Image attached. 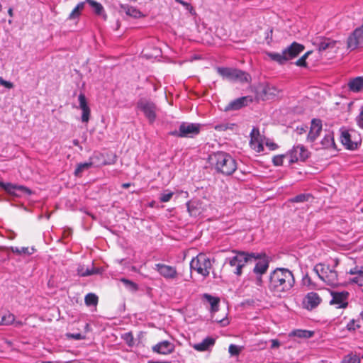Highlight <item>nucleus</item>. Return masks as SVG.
<instances>
[{"label":"nucleus","mask_w":363,"mask_h":363,"mask_svg":"<svg viewBox=\"0 0 363 363\" xmlns=\"http://www.w3.org/2000/svg\"><path fill=\"white\" fill-rule=\"evenodd\" d=\"M295 279L291 270L286 268H277L268 277V289L275 296L281 297L294 287Z\"/></svg>","instance_id":"f257e3e1"},{"label":"nucleus","mask_w":363,"mask_h":363,"mask_svg":"<svg viewBox=\"0 0 363 363\" xmlns=\"http://www.w3.org/2000/svg\"><path fill=\"white\" fill-rule=\"evenodd\" d=\"M209 162L218 173L231 175L237 169L235 160L228 153L219 151L210 155Z\"/></svg>","instance_id":"f03ea898"},{"label":"nucleus","mask_w":363,"mask_h":363,"mask_svg":"<svg viewBox=\"0 0 363 363\" xmlns=\"http://www.w3.org/2000/svg\"><path fill=\"white\" fill-rule=\"evenodd\" d=\"M233 252L235 255L227 257L225 259L224 264H229L232 268H234L233 273L240 277L242 274V268L246 264L251 261L252 258L259 257V255H255L253 252H246L244 251L234 250Z\"/></svg>","instance_id":"7ed1b4c3"},{"label":"nucleus","mask_w":363,"mask_h":363,"mask_svg":"<svg viewBox=\"0 0 363 363\" xmlns=\"http://www.w3.org/2000/svg\"><path fill=\"white\" fill-rule=\"evenodd\" d=\"M305 47L296 42L292 43L289 46L285 48L281 53L267 52V56L273 61L279 65H284L286 62L296 57L304 50Z\"/></svg>","instance_id":"20e7f679"},{"label":"nucleus","mask_w":363,"mask_h":363,"mask_svg":"<svg viewBox=\"0 0 363 363\" xmlns=\"http://www.w3.org/2000/svg\"><path fill=\"white\" fill-rule=\"evenodd\" d=\"M340 139L345 149L349 150H357L362 140L360 133L354 129H342Z\"/></svg>","instance_id":"39448f33"},{"label":"nucleus","mask_w":363,"mask_h":363,"mask_svg":"<svg viewBox=\"0 0 363 363\" xmlns=\"http://www.w3.org/2000/svg\"><path fill=\"white\" fill-rule=\"evenodd\" d=\"M314 272L318 277L329 286H335L338 284L337 272L329 265L319 263L314 268Z\"/></svg>","instance_id":"423d86ee"},{"label":"nucleus","mask_w":363,"mask_h":363,"mask_svg":"<svg viewBox=\"0 0 363 363\" xmlns=\"http://www.w3.org/2000/svg\"><path fill=\"white\" fill-rule=\"evenodd\" d=\"M216 70L223 78L230 81L247 82L250 79L247 73L240 69L218 67Z\"/></svg>","instance_id":"0eeeda50"},{"label":"nucleus","mask_w":363,"mask_h":363,"mask_svg":"<svg viewBox=\"0 0 363 363\" xmlns=\"http://www.w3.org/2000/svg\"><path fill=\"white\" fill-rule=\"evenodd\" d=\"M211 267L212 264L210 259L202 253L194 257L190 262L191 269L195 270L203 277H206L209 275Z\"/></svg>","instance_id":"6e6552de"},{"label":"nucleus","mask_w":363,"mask_h":363,"mask_svg":"<svg viewBox=\"0 0 363 363\" xmlns=\"http://www.w3.org/2000/svg\"><path fill=\"white\" fill-rule=\"evenodd\" d=\"M202 125L199 123H182L179 129L171 131L170 135L177 138H194L201 131Z\"/></svg>","instance_id":"1a4fd4ad"},{"label":"nucleus","mask_w":363,"mask_h":363,"mask_svg":"<svg viewBox=\"0 0 363 363\" xmlns=\"http://www.w3.org/2000/svg\"><path fill=\"white\" fill-rule=\"evenodd\" d=\"M136 108L143 112L150 124L155 121L157 108L153 101L146 98H141L138 101Z\"/></svg>","instance_id":"9d476101"},{"label":"nucleus","mask_w":363,"mask_h":363,"mask_svg":"<svg viewBox=\"0 0 363 363\" xmlns=\"http://www.w3.org/2000/svg\"><path fill=\"white\" fill-rule=\"evenodd\" d=\"M309 155V151L302 145H294L286 152L289 164L297 162L299 160L305 161L308 158Z\"/></svg>","instance_id":"9b49d317"},{"label":"nucleus","mask_w":363,"mask_h":363,"mask_svg":"<svg viewBox=\"0 0 363 363\" xmlns=\"http://www.w3.org/2000/svg\"><path fill=\"white\" fill-rule=\"evenodd\" d=\"M154 269L166 280L174 281L178 278L179 273L176 267L157 263L155 264Z\"/></svg>","instance_id":"f8f14e48"},{"label":"nucleus","mask_w":363,"mask_h":363,"mask_svg":"<svg viewBox=\"0 0 363 363\" xmlns=\"http://www.w3.org/2000/svg\"><path fill=\"white\" fill-rule=\"evenodd\" d=\"M331 300L330 304L336 308H346L349 303L350 294L346 291H331Z\"/></svg>","instance_id":"ddd939ff"},{"label":"nucleus","mask_w":363,"mask_h":363,"mask_svg":"<svg viewBox=\"0 0 363 363\" xmlns=\"http://www.w3.org/2000/svg\"><path fill=\"white\" fill-rule=\"evenodd\" d=\"M0 187L4 189L8 194L16 197L31 194V190L22 185H16L11 183L0 182Z\"/></svg>","instance_id":"4468645a"},{"label":"nucleus","mask_w":363,"mask_h":363,"mask_svg":"<svg viewBox=\"0 0 363 363\" xmlns=\"http://www.w3.org/2000/svg\"><path fill=\"white\" fill-rule=\"evenodd\" d=\"M363 44V24L357 28L348 37L347 48L354 50Z\"/></svg>","instance_id":"2eb2a0df"},{"label":"nucleus","mask_w":363,"mask_h":363,"mask_svg":"<svg viewBox=\"0 0 363 363\" xmlns=\"http://www.w3.org/2000/svg\"><path fill=\"white\" fill-rule=\"evenodd\" d=\"M322 121L320 119L313 118L311 123V127L307 135L306 141L310 143L311 147L316 143L315 140L322 132Z\"/></svg>","instance_id":"dca6fc26"},{"label":"nucleus","mask_w":363,"mask_h":363,"mask_svg":"<svg viewBox=\"0 0 363 363\" xmlns=\"http://www.w3.org/2000/svg\"><path fill=\"white\" fill-rule=\"evenodd\" d=\"M277 89L269 84H261L256 90V98L261 100H269L277 95Z\"/></svg>","instance_id":"f3484780"},{"label":"nucleus","mask_w":363,"mask_h":363,"mask_svg":"<svg viewBox=\"0 0 363 363\" xmlns=\"http://www.w3.org/2000/svg\"><path fill=\"white\" fill-rule=\"evenodd\" d=\"M250 145L257 152H262L264 150L263 136L258 128L254 127L251 130Z\"/></svg>","instance_id":"a211bd4d"},{"label":"nucleus","mask_w":363,"mask_h":363,"mask_svg":"<svg viewBox=\"0 0 363 363\" xmlns=\"http://www.w3.org/2000/svg\"><path fill=\"white\" fill-rule=\"evenodd\" d=\"M255 255H259V257L252 258V259L257 260L253 269V272L257 276H262L267 271L269 262L268 257L264 254L255 253Z\"/></svg>","instance_id":"6ab92c4d"},{"label":"nucleus","mask_w":363,"mask_h":363,"mask_svg":"<svg viewBox=\"0 0 363 363\" xmlns=\"http://www.w3.org/2000/svg\"><path fill=\"white\" fill-rule=\"evenodd\" d=\"M336 43L335 40L323 36H317L312 40L313 45L318 48L319 52L335 48Z\"/></svg>","instance_id":"aec40b11"},{"label":"nucleus","mask_w":363,"mask_h":363,"mask_svg":"<svg viewBox=\"0 0 363 363\" xmlns=\"http://www.w3.org/2000/svg\"><path fill=\"white\" fill-rule=\"evenodd\" d=\"M312 147L316 150L320 149L335 150V143L333 133L330 131L326 132L321 141L319 143H315Z\"/></svg>","instance_id":"412c9836"},{"label":"nucleus","mask_w":363,"mask_h":363,"mask_svg":"<svg viewBox=\"0 0 363 363\" xmlns=\"http://www.w3.org/2000/svg\"><path fill=\"white\" fill-rule=\"evenodd\" d=\"M79 108L82 110L81 120L83 123H88L90 118L91 110L88 106L85 95L80 93L78 96Z\"/></svg>","instance_id":"4be33fe9"},{"label":"nucleus","mask_w":363,"mask_h":363,"mask_svg":"<svg viewBox=\"0 0 363 363\" xmlns=\"http://www.w3.org/2000/svg\"><path fill=\"white\" fill-rule=\"evenodd\" d=\"M321 302V298L316 292L308 293L303 301V306L308 310H312L316 308Z\"/></svg>","instance_id":"5701e85b"},{"label":"nucleus","mask_w":363,"mask_h":363,"mask_svg":"<svg viewBox=\"0 0 363 363\" xmlns=\"http://www.w3.org/2000/svg\"><path fill=\"white\" fill-rule=\"evenodd\" d=\"M153 352L160 354H169L174 350V345L169 341L164 340L152 347Z\"/></svg>","instance_id":"b1692460"},{"label":"nucleus","mask_w":363,"mask_h":363,"mask_svg":"<svg viewBox=\"0 0 363 363\" xmlns=\"http://www.w3.org/2000/svg\"><path fill=\"white\" fill-rule=\"evenodd\" d=\"M251 102H252V97L242 96L230 102L225 107V111L239 110Z\"/></svg>","instance_id":"393cba45"},{"label":"nucleus","mask_w":363,"mask_h":363,"mask_svg":"<svg viewBox=\"0 0 363 363\" xmlns=\"http://www.w3.org/2000/svg\"><path fill=\"white\" fill-rule=\"evenodd\" d=\"M348 274L352 275L353 277L350 279V281L351 283H354L358 286H363V267L362 266H355L351 268Z\"/></svg>","instance_id":"a878e982"},{"label":"nucleus","mask_w":363,"mask_h":363,"mask_svg":"<svg viewBox=\"0 0 363 363\" xmlns=\"http://www.w3.org/2000/svg\"><path fill=\"white\" fill-rule=\"evenodd\" d=\"M84 2L89 4L95 15L101 17L104 21L107 20L108 16L101 3L94 0H85Z\"/></svg>","instance_id":"bb28decb"},{"label":"nucleus","mask_w":363,"mask_h":363,"mask_svg":"<svg viewBox=\"0 0 363 363\" xmlns=\"http://www.w3.org/2000/svg\"><path fill=\"white\" fill-rule=\"evenodd\" d=\"M216 339L212 337H206L202 342L193 345L192 347L198 352L210 350L215 345Z\"/></svg>","instance_id":"cd10ccee"},{"label":"nucleus","mask_w":363,"mask_h":363,"mask_svg":"<svg viewBox=\"0 0 363 363\" xmlns=\"http://www.w3.org/2000/svg\"><path fill=\"white\" fill-rule=\"evenodd\" d=\"M15 323L16 325H21V322H15V316L9 311L0 310V325H8Z\"/></svg>","instance_id":"c85d7f7f"},{"label":"nucleus","mask_w":363,"mask_h":363,"mask_svg":"<svg viewBox=\"0 0 363 363\" xmlns=\"http://www.w3.org/2000/svg\"><path fill=\"white\" fill-rule=\"evenodd\" d=\"M350 91L359 92L363 89V77H357L350 79L347 84Z\"/></svg>","instance_id":"c756f323"},{"label":"nucleus","mask_w":363,"mask_h":363,"mask_svg":"<svg viewBox=\"0 0 363 363\" xmlns=\"http://www.w3.org/2000/svg\"><path fill=\"white\" fill-rule=\"evenodd\" d=\"M121 9H122L127 16L133 17L134 18H139L143 16L142 12L135 7L129 6L128 4H121Z\"/></svg>","instance_id":"7c9ffc66"},{"label":"nucleus","mask_w":363,"mask_h":363,"mask_svg":"<svg viewBox=\"0 0 363 363\" xmlns=\"http://www.w3.org/2000/svg\"><path fill=\"white\" fill-rule=\"evenodd\" d=\"M314 334L313 331L308 330H294L289 334V337H297L299 339H308L311 337Z\"/></svg>","instance_id":"2f4dec72"},{"label":"nucleus","mask_w":363,"mask_h":363,"mask_svg":"<svg viewBox=\"0 0 363 363\" xmlns=\"http://www.w3.org/2000/svg\"><path fill=\"white\" fill-rule=\"evenodd\" d=\"M203 297L211 305L210 311L211 313H214L219 310V298L213 296L208 294H204Z\"/></svg>","instance_id":"473e14b6"},{"label":"nucleus","mask_w":363,"mask_h":363,"mask_svg":"<svg viewBox=\"0 0 363 363\" xmlns=\"http://www.w3.org/2000/svg\"><path fill=\"white\" fill-rule=\"evenodd\" d=\"M77 273L80 277H86L99 274L101 273V270L94 267L85 268L84 266H79L77 269Z\"/></svg>","instance_id":"72a5a7b5"},{"label":"nucleus","mask_w":363,"mask_h":363,"mask_svg":"<svg viewBox=\"0 0 363 363\" xmlns=\"http://www.w3.org/2000/svg\"><path fill=\"white\" fill-rule=\"evenodd\" d=\"M11 252L13 253L16 254L18 255H30L33 254L35 252V249L33 247H11Z\"/></svg>","instance_id":"f704fd0d"},{"label":"nucleus","mask_w":363,"mask_h":363,"mask_svg":"<svg viewBox=\"0 0 363 363\" xmlns=\"http://www.w3.org/2000/svg\"><path fill=\"white\" fill-rule=\"evenodd\" d=\"M85 5L84 1L79 2L72 11L69 16V19L72 20L79 17L82 11L84 9Z\"/></svg>","instance_id":"c9c22d12"},{"label":"nucleus","mask_w":363,"mask_h":363,"mask_svg":"<svg viewBox=\"0 0 363 363\" xmlns=\"http://www.w3.org/2000/svg\"><path fill=\"white\" fill-rule=\"evenodd\" d=\"M120 281L125 285V288L131 291L136 292L138 290V285L131 280L125 278H121Z\"/></svg>","instance_id":"e433bc0d"},{"label":"nucleus","mask_w":363,"mask_h":363,"mask_svg":"<svg viewBox=\"0 0 363 363\" xmlns=\"http://www.w3.org/2000/svg\"><path fill=\"white\" fill-rule=\"evenodd\" d=\"M311 197L310 194H301L289 199L291 203H303Z\"/></svg>","instance_id":"4c0bfd02"},{"label":"nucleus","mask_w":363,"mask_h":363,"mask_svg":"<svg viewBox=\"0 0 363 363\" xmlns=\"http://www.w3.org/2000/svg\"><path fill=\"white\" fill-rule=\"evenodd\" d=\"M198 203L195 201H189L186 203L187 210L189 214L192 216H196L199 214V212L197 209Z\"/></svg>","instance_id":"58836bf2"},{"label":"nucleus","mask_w":363,"mask_h":363,"mask_svg":"<svg viewBox=\"0 0 363 363\" xmlns=\"http://www.w3.org/2000/svg\"><path fill=\"white\" fill-rule=\"evenodd\" d=\"M92 165H93V163L91 162H83V163L78 164L77 167L74 171V174L77 176L79 175L84 170L88 169L89 168L91 167Z\"/></svg>","instance_id":"ea45409f"},{"label":"nucleus","mask_w":363,"mask_h":363,"mask_svg":"<svg viewBox=\"0 0 363 363\" xmlns=\"http://www.w3.org/2000/svg\"><path fill=\"white\" fill-rule=\"evenodd\" d=\"M84 301L86 306H96L98 303V297L94 294L89 293L86 295Z\"/></svg>","instance_id":"a19ab883"},{"label":"nucleus","mask_w":363,"mask_h":363,"mask_svg":"<svg viewBox=\"0 0 363 363\" xmlns=\"http://www.w3.org/2000/svg\"><path fill=\"white\" fill-rule=\"evenodd\" d=\"M341 363H360V359L357 354H349L344 357Z\"/></svg>","instance_id":"79ce46f5"},{"label":"nucleus","mask_w":363,"mask_h":363,"mask_svg":"<svg viewBox=\"0 0 363 363\" xmlns=\"http://www.w3.org/2000/svg\"><path fill=\"white\" fill-rule=\"evenodd\" d=\"M361 325L359 323V320L355 319L350 320L346 325V329L350 332H354L359 329Z\"/></svg>","instance_id":"37998d69"},{"label":"nucleus","mask_w":363,"mask_h":363,"mask_svg":"<svg viewBox=\"0 0 363 363\" xmlns=\"http://www.w3.org/2000/svg\"><path fill=\"white\" fill-rule=\"evenodd\" d=\"M311 53H312V51L306 52L303 56H301L298 60H296V62H295V65L298 67H307L306 59Z\"/></svg>","instance_id":"c03bdc74"},{"label":"nucleus","mask_w":363,"mask_h":363,"mask_svg":"<svg viewBox=\"0 0 363 363\" xmlns=\"http://www.w3.org/2000/svg\"><path fill=\"white\" fill-rule=\"evenodd\" d=\"M284 158H287L286 153L276 155L273 157L272 162L275 166H281L284 163Z\"/></svg>","instance_id":"a18cd8bd"},{"label":"nucleus","mask_w":363,"mask_h":363,"mask_svg":"<svg viewBox=\"0 0 363 363\" xmlns=\"http://www.w3.org/2000/svg\"><path fill=\"white\" fill-rule=\"evenodd\" d=\"M174 193L169 190H165L160 195V200L161 202H168L172 197Z\"/></svg>","instance_id":"49530a36"},{"label":"nucleus","mask_w":363,"mask_h":363,"mask_svg":"<svg viewBox=\"0 0 363 363\" xmlns=\"http://www.w3.org/2000/svg\"><path fill=\"white\" fill-rule=\"evenodd\" d=\"M176 2L182 5L191 15H196V11L190 3L183 0H174Z\"/></svg>","instance_id":"de8ad7c7"},{"label":"nucleus","mask_w":363,"mask_h":363,"mask_svg":"<svg viewBox=\"0 0 363 363\" xmlns=\"http://www.w3.org/2000/svg\"><path fill=\"white\" fill-rule=\"evenodd\" d=\"M233 124L221 123L214 125L213 128L217 131L221 132L233 128Z\"/></svg>","instance_id":"09e8293b"},{"label":"nucleus","mask_w":363,"mask_h":363,"mask_svg":"<svg viewBox=\"0 0 363 363\" xmlns=\"http://www.w3.org/2000/svg\"><path fill=\"white\" fill-rule=\"evenodd\" d=\"M240 347L238 345L231 344L229 346L228 352L231 355H238L240 352Z\"/></svg>","instance_id":"8fccbe9b"},{"label":"nucleus","mask_w":363,"mask_h":363,"mask_svg":"<svg viewBox=\"0 0 363 363\" xmlns=\"http://www.w3.org/2000/svg\"><path fill=\"white\" fill-rule=\"evenodd\" d=\"M356 122L358 126L363 129V106L361 108L359 115L356 118Z\"/></svg>","instance_id":"3c124183"},{"label":"nucleus","mask_w":363,"mask_h":363,"mask_svg":"<svg viewBox=\"0 0 363 363\" xmlns=\"http://www.w3.org/2000/svg\"><path fill=\"white\" fill-rule=\"evenodd\" d=\"M0 84L5 86L7 89H12L13 87V84L9 81L4 80L2 77H0Z\"/></svg>","instance_id":"603ef678"},{"label":"nucleus","mask_w":363,"mask_h":363,"mask_svg":"<svg viewBox=\"0 0 363 363\" xmlns=\"http://www.w3.org/2000/svg\"><path fill=\"white\" fill-rule=\"evenodd\" d=\"M266 145L269 148V150H276L277 147H278V145L273 143V142H269V141H267L266 142Z\"/></svg>","instance_id":"864d4df0"},{"label":"nucleus","mask_w":363,"mask_h":363,"mask_svg":"<svg viewBox=\"0 0 363 363\" xmlns=\"http://www.w3.org/2000/svg\"><path fill=\"white\" fill-rule=\"evenodd\" d=\"M125 340L128 343L129 345H131V342H133V337L131 333H128L125 335Z\"/></svg>","instance_id":"5fc2aeb1"},{"label":"nucleus","mask_w":363,"mask_h":363,"mask_svg":"<svg viewBox=\"0 0 363 363\" xmlns=\"http://www.w3.org/2000/svg\"><path fill=\"white\" fill-rule=\"evenodd\" d=\"M271 342H272L271 348H276V347H279L280 346V342H279L278 340H276V339L271 340Z\"/></svg>","instance_id":"6e6d98bb"},{"label":"nucleus","mask_w":363,"mask_h":363,"mask_svg":"<svg viewBox=\"0 0 363 363\" xmlns=\"http://www.w3.org/2000/svg\"><path fill=\"white\" fill-rule=\"evenodd\" d=\"M272 33H273V30L271 28L269 29L267 33V36H266V39L267 40H269L268 41V43L272 40Z\"/></svg>","instance_id":"4d7b16f0"},{"label":"nucleus","mask_w":363,"mask_h":363,"mask_svg":"<svg viewBox=\"0 0 363 363\" xmlns=\"http://www.w3.org/2000/svg\"><path fill=\"white\" fill-rule=\"evenodd\" d=\"M70 337L77 340L83 339V336L80 333L71 334Z\"/></svg>","instance_id":"13d9d810"},{"label":"nucleus","mask_w":363,"mask_h":363,"mask_svg":"<svg viewBox=\"0 0 363 363\" xmlns=\"http://www.w3.org/2000/svg\"><path fill=\"white\" fill-rule=\"evenodd\" d=\"M218 322L220 323L223 326H225L229 323V321L227 319H224V318L222 320H220Z\"/></svg>","instance_id":"bf43d9fd"},{"label":"nucleus","mask_w":363,"mask_h":363,"mask_svg":"<svg viewBox=\"0 0 363 363\" xmlns=\"http://www.w3.org/2000/svg\"><path fill=\"white\" fill-rule=\"evenodd\" d=\"M257 284L260 286L262 283V276H257V280H256Z\"/></svg>","instance_id":"052dcab7"},{"label":"nucleus","mask_w":363,"mask_h":363,"mask_svg":"<svg viewBox=\"0 0 363 363\" xmlns=\"http://www.w3.org/2000/svg\"><path fill=\"white\" fill-rule=\"evenodd\" d=\"M72 143L74 146H79V141L77 139L73 140Z\"/></svg>","instance_id":"680f3d73"},{"label":"nucleus","mask_w":363,"mask_h":363,"mask_svg":"<svg viewBox=\"0 0 363 363\" xmlns=\"http://www.w3.org/2000/svg\"><path fill=\"white\" fill-rule=\"evenodd\" d=\"M131 184L130 183H123L122 184V187L124 188V189H127L128 188L129 186H130Z\"/></svg>","instance_id":"e2e57ef3"},{"label":"nucleus","mask_w":363,"mask_h":363,"mask_svg":"<svg viewBox=\"0 0 363 363\" xmlns=\"http://www.w3.org/2000/svg\"><path fill=\"white\" fill-rule=\"evenodd\" d=\"M8 13L9 15L11 16V17H13V9L12 8H9L8 9Z\"/></svg>","instance_id":"0e129e2a"},{"label":"nucleus","mask_w":363,"mask_h":363,"mask_svg":"<svg viewBox=\"0 0 363 363\" xmlns=\"http://www.w3.org/2000/svg\"><path fill=\"white\" fill-rule=\"evenodd\" d=\"M306 127H305V128L302 127L300 129L298 128L297 129H298V130H299V133L301 134L303 132H306Z\"/></svg>","instance_id":"69168bd1"},{"label":"nucleus","mask_w":363,"mask_h":363,"mask_svg":"<svg viewBox=\"0 0 363 363\" xmlns=\"http://www.w3.org/2000/svg\"><path fill=\"white\" fill-rule=\"evenodd\" d=\"M147 363H169V362H155V361L150 360V361H148Z\"/></svg>","instance_id":"338daca9"},{"label":"nucleus","mask_w":363,"mask_h":363,"mask_svg":"<svg viewBox=\"0 0 363 363\" xmlns=\"http://www.w3.org/2000/svg\"><path fill=\"white\" fill-rule=\"evenodd\" d=\"M359 315L362 318V319L363 320V311L360 313Z\"/></svg>","instance_id":"774afa93"}]
</instances>
